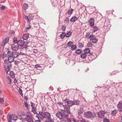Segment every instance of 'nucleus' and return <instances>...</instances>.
Masks as SVG:
<instances>
[{
  "label": "nucleus",
  "mask_w": 122,
  "mask_h": 122,
  "mask_svg": "<svg viewBox=\"0 0 122 122\" xmlns=\"http://www.w3.org/2000/svg\"><path fill=\"white\" fill-rule=\"evenodd\" d=\"M85 116L88 119L92 120L96 117V114L95 112L92 113L90 112H88L85 113Z\"/></svg>",
  "instance_id": "nucleus-1"
},
{
  "label": "nucleus",
  "mask_w": 122,
  "mask_h": 122,
  "mask_svg": "<svg viewBox=\"0 0 122 122\" xmlns=\"http://www.w3.org/2000/svg\"><path fill=\"white\" fill-rule=\"evenodd\" d=\"M26 115L25 117V120L28 122H33V116L30 112H27Z\"/></svg>",
  "instance_id": "nucleus-2"
},
{
  "label": "nucleus",
  "mask_w": 122,
  "mask_h": 122,
  "mask_svg": "<svg viewBox=\"0 0 122 122\" xmlns=\"http://www.w3.org/2000/svg\"><path fill=\"white\" fill-rule=\"evenodd\" d=\"M44 118H47L51 122H54L53 120L51 117V114L48 112H44Z\"/></svg>",
  "instance_id": "nucleus-3"
},
{
  "label": "nucleus",
  "mask_w": 122,
  "mask_h": 122,
  "mask_svg": "<svg viewBox=\"0 0 122 122\" xmlns=\"http://www.w3.org/2000/svg\"><path fill=\"white\" fill-rule=\"evenodd\" d=\"M36 114V117L38 118V120L42 121L44 118V112H39V113L37 112V113Z\"/></svg>",
  "instance_id": "nucleus-4"
},
{
  "label": "nucleus",
  "mask_w": 122,
  "mask_h": 122,
  "mask_svg": "<svg viewBox=\"0 0 122 122\" xmlns=\"http://www.w3.org/2000/svg\"><path fill=\"white\" fill-rule=\"evenodd\" d=\"M8 118V120H11L15 121L18 119V117L16 115H10L9 114H8L7 115Z\"/></svg>",
  "instance_id": "nucleus-5"
},
{
  "label": "nucleus",
  "mask_w": 122,
  "mask_h": 122,
  "mask_svg": "<svg viewBox=\"0 0 122 122\" xmlns=\"http://www.w3.org/2000/svg\"><path fill=\"white\" fill-rule=\"evenodd\" d=\"M65 113L64 110H62L60 112H57L56 114V115L60 119H61L63 118V115Z\"/></svg>",
  "instance_id": "nucleus-6"
},
{
  "label": "nucleus",
  "mask_w": 122,
  "mask_h": 122,
  "mask_svg": "<svg viewBox=\"0 0 122 122\" xmlns=\"http://www.w3.org/2000/svg\"><path fill=\"white\" fill-rule=\"evenodd\" d=\"M30 103L31 104V106L32 108L31 111L34 114H36V113H37V112L36 110V108L35 104L32 102H31Z\"/></svg>",
  "instance_id": "nucleus-7"
},
{
  "label": "nucleus",
  "mask_w": 122,
  "mask_h": 122,
  "mask_svg": "<svg viewBox=\"0 0 122 122\" xmlns=\"http://www.w3.org/2000/svg\"><path fill=\"white\" fill-rule=\"evenodd\" d=\"M25 18L28 22H29L33 19V15L30 14L28 16H25Z\"/></svg>",
  "instance_id": "nucleus-8"
},
{
  "label": "nucleus",
  "mask_w": 122,
  "mask_h": 122,
  "mask_svg": "<svg viewBox=\"0 0 122 122\" xmlns=\"http://www.w3.org/2000/svg\"><path fill=\"white\" fill-rule=\"evenodd\" d=\"M117 108L118 111L119 112H122V101H120L117 105Z\"/></svg>",
  "instance_id": "nucleus-9"
},
{
  "label": "nucleus",
  "mask_w": 122,
  "mask_h": 122,
  "mask_svg": "<svg viewBox=\"0 0 122 122\" xmlns=\"http://www.w3.org/2000/svg\"><path fill=\"white\" fill-rule=\"evenodd\" d=\"M105 114V112L103 111H100L97 113L98 117L100 118L104 117Z\"/></svg>",
  "instance_id": "nucleus-10"
},
{
  "label": "nucleus",
  "mask_w": 122,
  "mask_h": 122,
  "mask_svg": "<svg viewBox=\"0 0 122 122\" xmlns=\"http://www.w3.org/2000/svg\"><path fill=\"white\" fill-rule=\"evenodd\" d=\"M89 57H88L90 60L92 61L94 60L96 58V57L93 55L92 53H90L89 54Z\"/></svg>",
  "instance_id": "nucleus-11"
},
{
  "label": "nucleus",
  "mask_w": 122,
  "mask_h": 122,
  "mask_svg": "<svg viewBox=\"0 0 122 122\" xmlns=\"http://www.w3.org/2000/svg\"><path fill=\"white\" fill-rule=\"evenodd\" d=\"M63 107L64 109L66 110V113L67 114L70 115L71 114V112L70 110V107H67V106L66 105H63Z\"/></svg>",
  "instance_id": "nucleus-12"
},
{
  "label": "nucleus",
  "mask_w": 122,
  "mask_h": 122,
  "mask_svg": "<svg viewBox=\"0 0 122 122\" xmlns=\"http://www.w3.org/2000/svg\"><path fill=\"white\" fill-rule=\"evenodd\" d=\"M12 50L14 51L17 50L19 48L17 44L16 45L13 44L12 46Z\"/></svg>",
  "instance_id": "nucleus-13"
},
{
  "label": "nucleus",
  "mask_w": 122,
  "mask_h": 122,
  "mask_svg": "<svg viewBox=\"0 0 122 122\" xmlns=\"http://www.w3.org/2000/svg\"><path fill=\"white\" fill-rule=\"evenodd\" d=\"M74 105V102L72 101L69 100L67 101V107H70L71 106Z\"/></svg>",
  "instance_id": "nucleus-14"
},
{
  "label": "nucleus",
  "mask_w": 122,
  "mask_h": 122,
  "mask_svg": "<svg viewBox=\"0 0 122 122\" xmlns=\"http://www.w3.org/2000/svg\"><path fill=\"white\" fill-rule=\"evenodd\" d=\"M25 42L23 40H20L17 42V44L19 46H21L25 43Z\"/></svg>",
  "instance_id": "nucleus-15"
},
{
  "label": "nucleus",
  "mask_w": 122,
  "mask_h": 122,
  "mask_svg": "<svg viewBox=\"0 0 122 122\" xmlns=\"http://www.w3.org/2000/svg\"><path fill=\"white\" fill-rule=\"evenodd\" d=\"M9 38H5L3 41L2 42L1 44V46H4L8 42Z\"/></svg>",
  "instance_id": "nucleus-16"
},
{
  "label": "nucleus",
  "mask_w": 122,
  "mask_h": 122,
  "mask_svg": "<svg viewBox=\"0 0 122 122\" xmlns=\"http://www.w3.org/2000/svg\"><path fill=\"white\" fill-rule=\"evenodd\" d=\"M12 54V56L14 58H17L19 55L18 53L16 51L13 52Z\"/></svg>",
  "instance_id": "nucleus-17"
},
{
  "label": "nucleus",
  "mask_w": 122,
  "mask_h": 122,
  "mask_svg": "<svg viewBox=\"0 0 122 122\" xmlns=\"http://www.w3.org/2000/svg\"><path fill=\"white\" fill-rule=\"evenodd\" d=\"M25 43L24 44L21 46V47L20 48L21 50H25L26 48H27V46L26 45V42H25Z\"/></svg>",
  "instance_id": "nucleus-18"
},
{
  "label": "nucleus",
  "mask_w": 122,
  "mask_h": 122,
  "mask_svg": "<svg viewBox=\"0 0 122 122\" xmlns=\"http://www.w3.org/2000/svg\"><path fill=\"white\" fill-rule=\"evenodd\" d=\"M6 81L8 83L10 84L12 82V80L10 77L9 76H7L6 78Z\"/></svg>",
  "instance_id": "nucleus-19"
},
{
  "label": "nucleus",
  "mask_w": 122,
  "mask_h": 122,
  "mask_svg": "<svg viewBox=\"0 0 122 122\" xmlns=\"http://www.w3.org/2000/svg\"><path fill=\"white\" fill-rule=\"evenodd\" d=\"M78 18L75 16H74L72 17L70 20V21L71 22H74L75 21L77 20Z\"/></svg>",
  "instance_id": "nucleus-20"
},
{
  "label": "nucleus",
  "mask_w": 122,
  "mask_h": 122,
  "mask_svg": "<svg viewBox=\"0 0 122 122\" xmlns=\"http://www.w3.org/2000/svg\"><path fill=\"white\" fill-rule=\"evenodd\" d=\"M29 37V34L28 33H26L24 34L23 35V39L24 40L27 39Z\"/></svg>",
  "instance_id": "nucleus-21"
},
{
  "label": "nucleus",
  "mask_w": 122,
  "mask_h": 122,
  "mask_svg": "<svg viewBox=\"0 0 122 122\" xmlns=\"http://www.w3.org/2000/svg\"><path fill=\"white\" fill-rule=\"evenodd\" d=\"M14 58L12 56L9 57L8 59V61L10 63L14 61Z\"/></svg>",
  "instance_id": "nucleus-22"
},
{
  "label": "nucleus",
  "mask_w": 122,
  "mask_h": 122,
  "mask_svg": "<svg viewBox=\"0 0 122 122\" xmlns=\"http://www.w3.org/2000/svg\"><path fill=\"white\" fill-rule=\"evenodd\" d=\"M18 115L20 117H23L25 115V113L23 112H19L18 113Z\"/></svg>",
  "instance_id": "nucleus-23"
},
{
  "label": "nucleus",
  "mask_w": 122,
  "mask_h": 122,
  "mask_svg": "<svg viewBox=\"0 0 122 122\" xmlns=\"http://www.w3.org/2000/svg\"><path fill=\"white\" fill-rule=\"evenodd\" d=\"M5 70L6 71V74H8V73L9 71L10 68L8 66H5Z\"/></svg>",
  "instance_id": "nucleus-24"
},
{
  "label": "nucleus",
  "mask_w": 122,
  "mask_h": 122,
  "mask_svg": "<svg viewBox=\"0 0 122 122\" xmlns=\"http://www.w3.org/2000/svg\"><path fill=\"white\" fill-rule=\"evenodd\" d=\"M117 112V110L116 109H115L112 112L111 114L112 116H114L116 115Z\"/></svg>",
  "instance_id": "nucleus-25"
},
{
  "label": "nucleus",
  "mask_w": 122,
  "mask_h": 122,
  "mask_svg": "<svg viewBox=\"0 0 122 122\" xmlns=\"http://www.w3.org/2000/svg\"><path fill=\"white\" fill-rule=\"evenodd\" d=\"M75 53L77 54H80L82 53V51L80 49H76L75 51Z\"/></svg>",
  "instance_id": "nucleus-26"
},
{
  "label": "nucleus",
  "mask_w": 122,
  "mask_h": 122,
  "mask_svg": "<svg viewBox=\"0 0 122 122\" xmlns=\"http://www.w3.org/2000/svg\"><path fill=\"white\" fill-rule=\"evenodd\" d=\"M73 10L72 9L69 10L68 11L67 13L70 16L72 14Z\"/></svg>",
  "instance_id": "nucleus-27"
},
{
  "label": "nucleus",
  "mask_w": 122,
  "mask_h": 122,
  "mask_svg": "<svg viewBox=\"0 0 122 122\" xmlns=\"http://www.w3.org/2000/svg\"><path fill=\"white\" fill-rule=\"evenodd\" d=\"M84 51L85 53L88 54L90 52V50L89 48H87L85 49L84 50Z\"/></svg>",
  "instance_id": "nucleus-28"
},
{
  "label": "nucleus",
  "mask_w": 122,
  "mask_h": 122,
  "mask_svg": "<svg viewBox=\"0 0 122 122\" xmlns=\"http://www.w3.org/2000/svg\"><path fill=\"white\" fill-rule=\"evenodd\" d=\"M87 55L86 53H83L81 55V57L83 59H85Z\"/></svg>",
  "instance_id": "nucleus-29"
},
{
  "label": "nucleus",
  "mask_w": 122,
  "mask_h": 122,
  "mask_svg": "<svg viewBox=\"0 0 122 122\" xmlns=\"http://www.w3.org/2000/svg\"><path fill=\"white\" fill-rule=\"evenodd\" d=\"M13 52H11L10 51H8L7 52V55L9 57L12 56Z\"/></svg>",
  "instance_id": "nucleus-30"
},
{
  "label": "nucleus",
  "mask_w": 122,
  "mask_h": 122,
  "mask_svg": "<svg viewBox=\"0 0 122 122\" xmlns=\"http://www.w3.org/2000/svg\"><path fill=\"white\" fill-rule=\"evenodd\" d=\"M66 36V35L65 33L64 32H62V34L60 35V37L61 38L63 39L65 36Z\"/></svg>",
  "instance_id": "nucleus-31"
},
{
  "label": "nucleus",
  "mask_w": 122,
  "mask_h": 122,
  "mask_svg": "<svg viewBox=\"0 0 122 122\" xmlns=\"http://www.w3.org/2000/svg\"><path fill=\"white\" fill-rule=\"evenodd\" d=\"M74 105H79L80 104L79 101L77 100H76L74 101Z\"/></svg>",
  "instance_id": "nucleus-32"
},
{
  "label": "nucleus",
  "mask_w": 122,
  "mask_h": 122,
  "mask_svg": "<svg viewBox=\"0 0 122 122\" xmlns=\"http://www.w3.org/2000/svg\"><path fill=\"white\" fill-rule=\"evenodd\" d=\"M79 121L80 122H89L88 121L83 118H81Z\"/></svg>",
  "instance_id": "nucleus-33"
},
{
  "label": "nucleus",
  "mask_w": 122,
  "mask_h": 122,
  "mask_svg": "<svg viewBox=\"0 0 122 122\" xmlns=\"http://www.w3.org/2000/svg\"><path fill=\"white\" fill-rule=\"evenodd\" d=\"M73 43L71 41H69L67 43L68 46L69 47H71L72 45H73Z\"/></svg>",
  "instance_id": "nucleus-34"
},
{
  "label": "nucleus",
  "mask_w": 122,
  "mask_h": 122,
  "mask_svg": "<svg viewBox=\"0 0 122 122\" xmlns=\"http://www.w3.org/2000/svg\"><path fill=\"white\" fill-rule=\"evenodd\" d=\"M23 7L24 10H27L28 7V5L26 3H25L23 5Z\"/></svg>",
  "instance_id": "nucleus-35"
},
{
  "label": "nucleus",
  "mask_w": 122,
  "mask_h": 122,
  "mask_svg": "<svg viewBox=\"0 0 122 122\" xmlns=\"http://www.w3.org/2000/svg\"><path fill=\"white\" fill-rule=\"evenodd\" d=\"M10 76L12 78H13L15 77L14 74L12 71H11L10 72Z\"/></svg>",
  "instance_id": "nucleus-36"
},
{
  "label": "nucleus",
  "mask_w": 122,
  "mask_h": 122,
  "mask_svg": "<svg viewBox=\"0 0 122 122\" xmlns=\"http://www.w3.org/2000/svg\"><path fill=\"white\" fill-rule=\"evenodd\" d=\"M25 105L27 109L28 110L30 109V108L29 107V104H28V103L27 102H25Z\"/></svg>",
  "instance_id": "nucleus-37"
},
{
  "label": "nucleus",
  "mask_w": 122,
  "mask_h": 122,
  "mask_svg": "<svg viewBox=\"0 0 122 122\" xmlns=\"http://www.w3.org/2000/svg\"><path fill=\"white\" fill-rule=\"evenodd\" d=\"M93 46V44L91 42H88L87 46L88 47H91Z\"/></svg>",
  "instance_id": "nucleus-38"
},
{
  "label": "nucleus",
  "mask_w": 122,
  "mask_h": 122,
  "mask_svg": "<svg viewBox=\"0 0 122 122\" xmlns=\"http://www.w3.org/2000/svg\"><path fill=\"white\" fill-rule=\"evenodd\" d=\"M96 37L94 35H92L90 36L89 38L91 40H92V39L96 38Z\"/></svg>",
  "instance_id": "nucleus-39"
},
{
  "label": "nucleus",
  "mask_w": 122,
  "mask_h": 122,
  "mask_svg": "<svg viewBox=\"0 0 122 122\" xmlns=\"http://www.w3.org/2000/svg\"><path fill=\"white\" fill-rule=\"evenodd\" d=\"M71 33L70 31L68 32L66 34L67 35H66V37H69L71 35Z\"/></svg>",
  "instance_id": "nucleus-40"
},
{
  "label": "nucleus",
  "mask_w": 122,
  "mask_h": 122,
  "mask_svg": "<svg viewBox=\"0 0 122 122\" xmlns=\"http://www.w3.org/2000/svg\"><path fill=\"white\" fill-rule=\"evenodd\" d=\"M71 50H75L76 48V45H72L71 47Z\"/></svg>",
  "instance_id": "nucleus-41"
},
{
  "label": "nucleus",
  "mask_w": 122,
  "mask_h": 122,
  "mask_svg": "<svg viewBox=\"0 0 122 122\" xmlns=\"http://www.w3.org/2000/svg\"><path fill=\"white\" fill-rule=\"evenodd\" d=\"M93 29V31H94V32H95L98 30L99 28L98 27L95 26L94 27Z\"/></svg>",
  "instance_id": "nucleus-42"
},
{
  "label": "nucleus",
  "mask_w": 122,
  "mask_h": 122,
  "mask_svg": "<svg viewBox=\"0 0 122 122\" xmlns=\"http://www.w3.org/2000/svg\"><path fill=\"white\" fill-rule=\"evenodd\" d=\"M78 45L79 47L80 48L82 47H83V44L80 42L78 43Z\"/></svg>",
  "instance_id": "nucleus-43"
},
{
  "label": "nucleus",
  "mask_w": 122,
  "mask_h": 122,
  "mask_svg": "<svg viewBox=\"0 0 122 122\" xmlns=\"http://www.w3.org/2000/svg\"><path fill=\"white\" fill-rule=\"evenodd\" d=\"M92 42L94 43H96L98 41L96 37V38H94V39H92Z\"/></svg>",
  "instance_id": "nucleus-44"
},
{
  "label": "nucleus",
  "mask_w": 122,
  "mask_h": 122,
  "mask_svg": "<svg viewBox=\"0 0 122 122\" xmlns=\"http://www.w3.org/2000/svg\"><path fill=\"white\" fill-rule=\"evenodd\" d=\"M66 26L65 25H62L61 26V30L62 31H64L66 30Z\"/></svg>",
  "instance_id": "nucleus-45"
},
{
  "label": "nucleus",
  "mask_w": 122,
  "mask_h": 122,
  "mask_svg": "<svg viewBox=\"0 0 122 122\" xmlns=\"http://www.w3.org/2000/svg\"><path fill=\"white\" fill-rule=\"evenodd\" d=\"M89 23L91 22H94V18H91L89 20Z\"/></svg>",
  "instance_id": "nucleus-46"
},
{
  "label": "nucleus",
  "mask_w": 122,
  "mask_h": 122,
  "mask_svg": "<svg viewBox=\"0 0 122 122\" xmlns=\"http://www.w3.org/2000/svg\"><path fill=\"white\" fill-rule=\"evenodd\" d=\"M104 122H109L110 120L109 119L106 118H104L103 119Z\"/></svg>",
  "instance_id": "nucleus-47"
},
{
  "label": "nucleus",
  "mask_w": 122,
  "mask_h": 122,
  "mask_svg": "<svg viewBox=\"0 0 122 122\" xmlns=\"http://www.w3.org/2000/svg\"><path fill=\"white\" fill-rule=\"evenodd\" d=\"M19 93L20 94L21 96H22L23 95V93H22V90L20 88H19Z\"/></svg>",
  "instance_id": "nucleus-48"
},
{
  "label": "nucleus",
  "mask_w": 122,
  "mask_h": 122,
  "mask_svg": "<svg viewBox=\"0 0 122 122\" xmlns=\"http://www.w3.org/2000/svg\"><path fill=\"white\" fill-rule=\"evenodd\" d=\"M0 102L1 104H3L4 102V100L3 98H0Z\"/></svg>",
  "instance_id": "nucleus-49"
},
{
  "label": "nucleus",
  "mask_w": 122,
  "mask_h": 122,
  "mask_svg": "<svg viewBox=\"0 0 122 122\" xmlns=\"http://www.w3.org/2000/svg\"><path fill=\"white\" fill-rule=\"evenodd\" d=\"M69 19L68 18H66L64 20V22L65 23H68V22L69 20Z\"/></svg>",
  "instance_id": "nucleus-50"
},
{
  "label": "nucleus",
  "mask_w": 122,
  "mask_h": 122,
  "mask_svg": "<svg viewBox=\"0 0 122 122\" xmlns=\"http://www.w3.org/2000/svg\"><path fill=\"white\" fill-rule=\"evenodd\" d=\"M78 113L79 114H81L83 113L82 110L81 109H80L78 112Z\"/></svg>",
  "instance_id": "nucleus-51"
},
{
  "label": "nucleus",
  "mask_w": 122,
  "mask_h": 122,
  "mask_svg": "<svg viewBox=\"0 0 122 122\" xmlns=\"http://www.w3.org/2000/svg\"><path fill=\"white\" fill-rule=\"evenodd\" d=\"M68 115L69 114H67L65 115L64 114V115H63V118H65V117L66 118H67L68 117H69Z\"/></svg>",
  "instance_id": "nucleus-52"
},
{
  "label": "nucleus",
  "mask_w": 122,
  "mask_h": 122,
  "mask_svg": "<svg viewBox=\"0 0 122 122\" xmlns=\"http://www.w3.org/2000/svg\"><path fill=\"white\" fill-rule=\"evenodd\" d=\"M13 42L15 43H16L17 41V39L15 37L13 38Z\"/></svg>",
  "instance_id": "nucleus-53"
},
{
  "label": "nucleus",
  "mask_w": 122,
  "mask_h": 122,
  "mask_svg": "<svg viewBox=\"0 0 122 122\" xmlns=\"http://www.w3.org/2000/svg\"><path fill=\"white\" fill-rule=\"evenodd\" d=\"M5 6H2L0 7V9L1 10H3L5 9Z\"/></svg>",
  "instance_id": "nucleus-54"
},
{
  "label": "nucleus",
  "mask_w": 122,
  "mask_h": 122,
  "mask_svg": "<svg viewBox=\"0 0 122 122\" xmlns=\"http://www.w3.org/2000/svg\"><path fill=\"white\" fill-rule=\"evenodd\" d=\"M41 66L39 64H36L35 66V67L37 68L39 67H40Z\"/></svg>",
  "instance_id": "nucleus-55"
},
{
  "label": "nucleus",
  "mask_w": 122,
  "mask_h": 122,
  "mask_svg": "<svg viewBox=\"0 0 122 122\" xmlns=\"http://www.w3.org/2000/svg\"><path fill=\"white\" fill-rule=\"evenodd\" d=\"M90 36V33H87L86 36V37L87 38H89V37Z\"/></svg>",
  "instance_id": "nucleus-56"
},
{
  "label": "nucleus",
  "mask_w": 122,
  "mask_h": 122,
  "mask_svg": "<svg viewBox=\"0 0 122 122\" xmlns=\"http://www.w3.org/2000/svg\"><path fill=\"white\" fill-rule=\"evenodd\" d=\"M42 112H43L45 111L46 109V108H44V107H42Z\"/></svg>",
  "instance_id": "nucleus-57"
},
{
  "label": "nucleus",
  "mask_w": 122,
  "mask_h": 122,
  "mask_svg": "<svg viewBox=\"0 0 122 122\" xmlns=\"http://www.w3.org/2000/svg\"><path fill=\"white\" fill-rule=\"evenodd\" d=\"M57 104L59 105L60 106L63 105V103L62 102H59L57 103Z\"/></svg>",
  "instance_id": "nucleus-58"
},
{
  "label": "nucleus",
  "mask_w": 122,
  "mask_h": 122,
  "mask_svg": "<svg viewBox=\"0 0 122 122\" xmlns=\"http://www.w3.org/2000/svg\"><path fill=\"white\" fill-rule=\"evenodd\" d=\"M94 22H91L90 23V24L91 26H93L94 24Z\"/></svg>",
  "instance_id": "nucleus-59"
},
{
  "label": "nucleus",
  "mask_w": 122,
  "mask_h": 122,
  "mask_svg": "<svg viewBox=\"0 0 122 122\" xmlns=\"http://www.w3.org/2000/svg\"><path fill=\"white\" fill-rule=\"evenodd\" d=\"M73 121L74 122H78V121L76 120V119L75 118H73Z\"/></svg>",
  "instance_id": "nucleus-60"
},
{
  "label": "nucleus",
  "mask_w": 122,
  "mask_h": 122,
  "mask_svg": "<svg viewBox=\"0 0 122 122\" xmlns=\"http://www.w3.org/2000/svg\"><path fill=\"white\" fill-rule=\"evenodd\" d=\"M24 98L26 100H27L28 99V97L27 96H24Z\"/></svg>",
  "instance_id": "nucleus-61"
},
{
  "label": "nucleus",
  "mask_w": 122,
  "mask_h": 122,
  "mask_svg": "<svg viewBox=\"0 0 122 122\" xmlns=\"http://www.w3.org/2000/svg\"><path fill=\"white\" fill-rule=\"evenodd\" d=\"M67 120L68 122H71V121L70 118H67Z\"/></svg>",
  "instance_id": "nucleus-62"
},
{
  "label": "nucleus",
  "mask_w": 122,
  "mask_h": 122,
  "mask_svg": "<svg viewBox=\"0 0 122 122\" xmlns=\"http://www.w3.org/2000/svg\"><path fill=\"white\" fill-rule=\"evenodd\" d=\"M30 27H31V26L30 25L29 27L25 28V29L26 30H29L30 28Z\"/></svg>",
  "instance_id": "nucleus-63"
},
{
  "label": "nucleus",
  "mask_w": 122,
  "mask_h": 122,
  "mask_svg": "<svg viewBox=\"0 0 122 122\" xmlns=\"http://www.w3.org/2000/svg\"><path fill=\"white\" fill-rule=\"evenodd\" d=\"M41 120H36L34 122L33 121V122H41L40 121Z\"/></svg>",
  "instance_id": "nucleus-64"
}]
</instances>
